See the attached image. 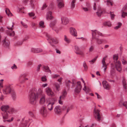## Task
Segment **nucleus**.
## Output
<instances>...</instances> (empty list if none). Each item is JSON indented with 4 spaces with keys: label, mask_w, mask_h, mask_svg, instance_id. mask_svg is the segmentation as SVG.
Segmentation results:
<instances>
[{
    "label": "nucleus",
    "mask_w": 127,
    "mask_h": 127,
    "mask_svg": "<svg viewBox=\"0 0 127 127\" xmlns=\"http://www.w3.org/2000/svg\"><path fill=\"white\" fill-rule=\"evenodd\" d=\"M94 47L92 46H91L89 49V52H91L94 49Z\"/></svg>",
    "instance_id": "nucleus-60"
},
{
    "label": "nucleus",
    "mask_w": 127,
    "mask_h": 127,
    "mask_svg": "<svg viewBox=\"0 0 127 127\" xmlns=\"http://www.w3.org/2000/svg\"><path fill=\"white\" fill-rule=\"evenodd\" d=\"M28 0H30V4L32 8H33L34 6V4L33 3L34 1L33 0H24L23 1V2L25 3H27Z\"/></svg>",
    "instance_id": "nucleus-19"
},
{
    "label": "nucleus",
    "mask_w": 127,
    "mask_h": 127,
    "mask_svg": "<svg viewBox=\"0 0 127 127\" xmlns=\"http://www.w3.org/2000/svg\"><path fill=\"white\" fill-rule=\"evenodd\" d=\"M41 66V65L40 64H39L37 66V69H36V71H37L38 72L40 70V66Z\"/></svg>",
    "instance_id": "nucleus-58"
},
{
    "label": "nucleus",
    "mask_w": 127,
    "mask_h": 127,
    "mask_svg": "<svg viewBox=\"0 0 127 127\" xmlns=\"http://www.w3.org/2000/svg\"><path fill=\"white\" fill-rule=\"evenodd\" d=\"M122 24L121 23L118 22V25L117 26L115 27H114V29H118L120 28L122 26Z\"/></svg>",
    "instance_id": "nucleus-35"
},
{
    "label": "nucleus",
    "mask_w": 127,
    "mask_h": 127,
    "mask_svg": "<svg viewBox=\"0 0 127 127\" xmlns=\"http://www.w3.org/2000/svg\"><path fill=\"white\" fill-rule=\"evenodd\" d=\"M102 67H104V72H105L107 68V65L106 64V63H102Z\"/></svg>",
    "instance_id": "nucleus-33"
},
{
    "label": "nucleus",
    "mask_w": 127,
    "mask_h": 127,
    "mask_svg": "<svg viewBox=\"0 0 127 127\" xmlns=\"http://www.w3.org/2000/svg\"><path fill=\"white\" fill-rule=\"evenodd\" d=\"M76 0H72L70 3V7L71 9L72 10L75 7V2Z\"/></svg>",
    "instance_id": "nucleus-26"
},
{
    "label": "nucleus",
    "mask_w": 127,
    "mask_h": 127,
    "mask_svg": "<svg viewBox=\"0 0 127 127\" xmlns=\"http://www.w3.org/2000/svg\"><path fill=\"white\" fill-rule=\"evenodd\" d=\"M107 5H110L111 6H112L113 5L112 1H109L107 2H106Z\"/></svg>",
    "instance_id": "nucleus-47"
},
{
    "label": "nucleus",
    "mask_w": 127,
    "mask_h": 127,
    "mask_svg": "<svg viewBox=\"0 0 127 127\" xmlns=\"http://www.w3.org/2000/svg\"><path fill=\"white\" fill-rule=\"evenodd\" d=\"M11 96L13 100H14L16 98V95L15 92L14 90L12 91V92L10 93Z\"/></svg>",
    "instance_id": "nucleus-24"
},
{
    "label": "nucleus",
    "mask_w": 127,
    "mask_h": 127,
    "mask_svg": "<svg viewBox=\"0 0 127 127\" xmlns=\"http://www.w3.org/2000/svg\"><path fill=\"white\" fill-rule=\"evenodd\" d=\"M83 66L85 70H87L88 67L85 62H84L83 63Z\"/></svg>",
    "instance_id": "nucleus-46"
},
{
    "label": "nucleus",
    "mask_w": 127,
    "mask_h": 127,
    "mask_svg": "<svg viewBox=\"0 0 127 127\" xmlns=\"http://www.w3.org/2000/svg\"><path fill=\"white\" fill-rule=\"evenodd\" d=\"M95 113V117L97 121H99L101 119V117L99 113L100 110H97L96 111L95 110V107L94 110Z\"/></svg>",
    "instance_id": "nucleus-6"
},
{
    "label": "nucleus",
    "mask_w": 127,
    "mask_h": 127,
    "mask_svg": "<svg viewBox=\"0 0 127 127\" xmlns=\"http://www.w3.org/2000/svg\"><path fill=\"white\" fill-rule=\"evenodd\" d=\"M14 90L12 87L9 85L6 87L3 90V92L4 94L8 95L10 94L12 91Z\"/></svg>",
    "instance_id": "nucleus-5"
},
{
    "label": "nucleus",
    "mask_w": 127,
    "mask_h": 127,
    "mask_svg": "<svg viewBox=\"0 0 127 127\" xmlns=\"http://www.w3.org/2000/svg\"><path fill=\"white\" fill-rule=\"evenodd\" d=\"M102 84L103 87L105 89L107 90H109L110 89V86L106 81H103L102 82Z\"/></svg>",
    "instance_id": "nucleus-11"
},
{
    "label": "nucleus",
    "mask_w": 127,
    "mask_h": 127,
    "mask_svg": "<svg viewBox=\"0 0 127 127\" xmlns=\"http://www.w3.org/2000/svg\"><path fill=\"white\" fill-rule=\"evenodd\" d=\"M9 106L8 105H3L0 107L1 110L3 111L1 113L3 119L4 120L8 119L10 114L11 112L8 110L9 108Z\"/></svg>",
    "instance_id": "nucleus-3"
},
{
    "label": "nucleus",
    "mask_w": 127,
    "mask_h": 127,
    "mask_svg": "<svg viewBox=\"0 0 127 127\" xmlns=\"http://www.w3.org/2000/svg\"><path fill=\"white\" fill-rule=\"evenodd\" d=\"M107 57V56H105V57H104L102 61V63H106L105 61V59H106Z\"/></svg>",
    "instance_id": "nucleus-52"
},
{
    "label": "nucleus",
    "mask_w": 127,
    "mask_h": 127,
    "mask_svg": "<svg viewBox=\"0 0 127 127\" xmlns=\"http://www.w3.org/2000/svg\"><path fill=\"white\" fill-rule=\"evenodd\" d=\"M40 112L42 115L46 114L47 111L46 108L44 107H42L40 109Z\"/></svg>",
    "instance_id": "nucleus-18"
},
{
    "label": "nucleus",
    "mask_w": 127,
    "mask_h": 127,
    "mask_svg": "<svg viewBox=\"0 0 127 127\" xmlns=\"http://www.w3.org/2000/svg\"><path fill=\"white\" fill-rule=\"evenodd\" d=\"M77 85L75 88L74 91L77 93H79L81 90L82 86L80 81L77 82Z\"/></svg>",
    "instance_id": "nucleus-8"
},
{
    "label": "nucleus",
    "mask_w": 127,
    "mask_h": 127,
    "mask_svg": "<svg viewBox=\"0 0 127 127\" xmlns=\"http://www.w3.org/2000/svg\"><path fill=\"white\" fill-rule=\"evenodd\" d=\"M47 6L45 4H44L41 9L43 10Z\"/></svg>",
    "instance_id": "nucleus-61"
},
{
    "label": "nucleus",
    "mask_w": 127,
    "mask_h": 127,
    "mask_svg": "<svg viewBox=\"0 0 127 127\" xmlns=\"http://www.w3.org/2000/svg\"><path fill=\"white\" fill-rule=\"evenodd\" d=\"M54 111L57 114H60L62 113L61 108L59 106H56L54 108Z\"/></svg>",
    "instance_id": "nucleus-14"
},
{
    "label": "nucleus",
    "mask_w": 127,
    "mask_h": 127,
    "mask_svg": "<svg viewBox=\"0 0 127 127\" xmlns=\"http://www.w3.org/2000/svg\"><path fill=\"white\" fill-rule=\"evenodd\" d=\"M64 40L66 43H69L70 42V40L68 39L67 38V37L66 35H64Z\"/></svg>",
    "instance_id": "nucleus-37"
},
{
    "label": "nucleus",
    "mask_w": 127,
    "mask_h": 127,
    "mask_svg": "<svg viewBox=\"0 0 127 127\" xmlns=\"http://www.w3.org/2000/svg\"><path fill=\"white\" fill-rule=\"evenodd\" d=\"M46 102L48 104L47 105V107L49 110L51 111L53 108V105L54 104V102H51L50 101H49L47 100Z\"/></svg>",
    "instance_id": "nucleus-10"
},
{
    "label": "nucleus",
    "mask_w": 127,
    "mask_h": 127,
    "mask_svg": "<svg viewBox=\"0 0 127 127\" xmlns=\"http://www.w3.org/2000/svg\"><path fill=\"white\" fill-rule=\"evenodd\" d=\"M13 24H12V26H11V27H7V28L8 29H10V30H11V31H12V28L13 27Z\"/></svg>",
    "instance_id": "nucleus-59"
},
{
    "label": "nucleus",
    "mask_w": 127,
    "mask_h": 127,
    "mask_svg": "<svg viewBox=\"0 0 127 127\" xmlns=\"http://www.w3.org/2000/svg\"><path fill=\"white\" fill-rule=\"evenodd\" d=\"M127 8V6L126 4L125 5V6L123 7L122 11H126Z\"/></svg>",
    "instance_id": "nucleus-49"
},
{
    "label": "nucleus",
    "mask_w": 127,
    "mask_h": 127,
    "mask_svg": "<svg viewBox=\"0 0 127 127\" xmlns=\"http://www.w3.org/2000/svg\"><path fill=\"white\" fill-rule=\"evenodd\" d=\"M62 24L65 25L68 23V19L66 17H62L61 18Z\"/></svg>",
    "instance_id": "nucleus-15"
},
{
    "label": "nucleus",
    "mask_w": 127,
    "mask_h": 127,
    "mask_svg": "<svg viewBox=\"0 0 127 127\" xmlns=\"http://www.w3.org/2000/svg\"><path fill=\"white\" fill-rule=\"evenodd\" d=\"M122 82L123 85V87L124 88L126 89H127V87L126 82L124 78H123L122 81Z\"/></svg>",
    "instance_id": "nucleus-28"
},
{
    "label": "nucleus",
    "mask_w": 127,
    "mask_h": 127,
    "mask_svg": "<svg viewBox=\"0 0 127 127\" xmlns=\"http://www.w3.org/2000/svg\"><path fill=\"white\" fill-rule=\"evenodd\" d=\"M11 68L12 69H16L17 68V67L15 64H14L11 67Z\"/></svg>",
    "instance_id": "nucleus-57"
},
{
    "label": "nucleus",
    "mask_w": 127,
    "mask_h": 127,
    "mask_svg": "<svg viewBox=\"0 0 127 127\" xmlns=\"http://www.w3.org/2000/svg\"><path fill=\"white\" fill-rule=\"evenodd\" d=\"M70 33L72 35L75 36H77V33L74 28H70Z\"/></svg>",
    "instance_id": "nucleus-17"
},
{
    "label": "nucleus",
    "mask_w": 127,
    "mask_h": 127,
    "mask_svg": "<svg viewBox=\"0 0 127 127\" xmlns=\"http://www.w3.org/2000/svg\"><path fill=\"white\" fill-rule=\"evenodd\" d=\"M62 99V98H61V99H60H60L59 100V103L61 104H63V103L62 101H61V99Z\"/></svg>",
    "instance_id": "nucleus-64"
},
{
    "label": "nucleus",
    "mask_w": 127,
    "mask_h": 127,
    "mask_svg": "<svg viewBox=\"0 0 127 127\" xmlns=\"http://www.w3.org/2000/svg\"><path fill=\"white\" fill-rule=\"evenodd\" d=\"M58 7L60 9L63 7L64 4L63 2H57Z\"/></svg>",
    "instance_id": "nucleus-20"
},
{
    "label": "nucleus",
    "mask_w": 127,
    "mask_h": 127,
    "mask_svg": "<svg viewBox=\"0 0 127 127\" xmlns=\"http://www.w3.org/2000/svg\"><path fill=\"white\" fill-rule=\"evenodd\" d=\"M104 25H105L108 26V27H110L111 26V24L110 22L107 21L106 22L104 23Z\"/></svg>",
    "instance_id": "nucleus-38"
},
{
    "label": "nucleus",
    "mask_w": 127,
    "mask_h": 127,
    "mask_svg": "<svg viewBox=\"0 0 127 127\" xmlns=\"http://www.w3.org/2000/svg\"><path fill=\"white\" fill-rule=\"evenodd\" d=\"M46 18L47 20L48 19L50 20H53V21L51 22L50 25V26L51 27H53L56 24L57 20L52 15V12L51 11H49L47 13V16Z\"/></svg>",
    "instance_id": "nucleus-4"
},
{
    "label": "nucleus",
    "mask_w": 127,
    "mask_h": 127,
    "mask_svg": "<svg viewBox=\"0 0 127 127\" xmlns=\"http://www.w3.org/2000/svg\"><path fill=\"white\" fill-rule=\"evenodd\" d=\"M5 12L6 14L8 15V16H10L12 15V14L10 12L9 9L6 8V9L5 10Z\"/></svg>",
    "instance_id": "nucleus-30"
},
{
    "label": "nucleus",
    "mask_w": 127,
    "mask_h": 127,
    "mask_svg": "<svg viewBox=\"0 0 127 127\" xmlns=\"http://www.w3.org/2000/svg\"><path fill=\"white\" fill-rule=\"evenodd\" d=\"M32 52L34 53H38L42 52L43 50L39 48H32L31 49Z\"/></svg>",
    "instance_id": "nucleus-13"
},
{
    "label": "nucleus",
    "mask_w": 127,
    "mask_h": 127,
    "mask_svg": "<svg viewBox=\"0 0 127 127\" xmlns=\"http://www.w3.org/2000/svg\"><path fill=\"white\" fill-rule=\"evenodd\" d=\"M47 80V79L44 77H42L41 78V80L43 82H44L46 81Z\"/></svg>",
    "instance_id": "nucleus-62"
},
{
    "label": "nucleus",
    "mask_w": 127,
    "mask_h": 127,
    "mask_svg": "<svg viewBox=\"0 0 127 127\" xmlns=\"http://www.w3.org/2000/svg\"><path fill=\"white\" fill-rule=\"evenodd\" d=\"M43 70L46 72H49L50 74H51L52 72L49 69L48 66H43Z\"/></svg>",
    "instance_id": "nucleus-23"
},
{
    "label": "nucleus",
    "mask_w": 127,
    "mask_h": 127,
    "mask_svg": "<svg viewBox=\"0 0 127 127\" xmlns=\"http://www.w3.org/2000/svg\"><path fill=\"white\" fill-rule=\"evenodd\" d=\"M28 113L31 117H33L34 116V115L33 113L29 111L28 112Z\"/></svg>",
    "instance_id": "nucleus-50"
},
{
    "label": "nucleus",
    "mask_w": 127,
    "mask_h": 127,
    "mask_svg": "<svg viewBox=\"0 0 127 127\" xmlns=\"http://www.w3.org/2000/svg\"><path fill=\"white\" fill-rule=\"evenodd\" d=\"M95 94L97 95V98L100 99V98L101 96L97 93H95Z\"/></svg>",
    "instance_id": "nucleus-63"
},
{
    "label": "nucleus",
    "mask_w": 127,
    "mask_h": 127,
    "mask_svg": "<svg viewBox=\"0 0 127 127\" xmlns=\"http://www.w3.org/2000/svg\"><path fill=\"white\" fill-rule=\"evenodd\" d=\"M70 84H71V83L70 80H68L66 82V86L68 87H70Z\"/></svg>",
    "instance_id": "nucleus-39"
},
{
    "label": "nucleus",
    "mask_w": 127,
    "mask_h": 127,
    "mask_svg": "<svg viewBox=\"0 0 127 127\" xmlns=\"http://www.w3.org/2000/svg\"><path fill=\"white\" fill-rule=\"evenodd\" d=\"M118 58V55L115 54L113 56V59L114 60V63H115L117 61Z\"/></svg>",
    "instance_id": "nucleus-31"
},
{
    "label": "nucleus",
    "mask_w": 127,
    "mask_h": 127,
    "mask_svg": "<svg viewBox=\"0 0 127 127\" xmlns=\"http://www.w3.org/2000/svg\"><path fill=\"white\" fill-rule=\"evenodd\" d=\"M88 6L87 7H83V9L85 11H88V8L90 7V5L89 4H88Z\"/></svg>",
    "instance_id": "nucleus-43"
},
{
    "label": "nucleus",
    "mask_w": 127,
    "mask_h": 127,
    "mask_svg": "<svg viewBox=\"0 0 127 127\" xmlns=\"http://www.w3.org/2000/svg\"><path fill=\"white\" fill-rule=\"evenodd\" d=\"M122 17L123 18H125V16H127V13L125 12L124 11H122Z\"/></svg>",
    "instance_id": "nucleus-36"
},
{
    "label": "nucleus",
    "mask_w": 127,
    "mask_h": 127,
    "mask_svg": "<svg viewBox=\"0 0 127 127\" xmlns=\"http://www.w3.org/2000/svg\"><path fill=\"white\" fill-rule=\"evenodd\" d=\"M56 88V90L59 91L60 90V86L57 83H56L54 84Z\"/></svg>",
    "instance_id": "nucleus-32"
},
{
    "label": "nucleus",
    "mask_w": 127,
    "mask_h": 127,
    "mask_svg": "<svg viewBox=\"0 0 127 127\" xmlns=\"http://www.w3.org/2000/svg\"><path fill=\"white\" fill-rule=\"evenodd\" d=\"M3 46L5 47L8 48L9 46V41L6 39V38L2 41Z\"/></svg>",
    "instance_id": "nucleus-16"
},
{
    "label": "nucleus",
    "mask_w": 127,
    "mask_h": 127,
    "mask_svg": "<svg viewBox=\"0 0 127 127\" xmlns=\"http://www.w3.org/2000/svg\"><path fill=\"white\" fill-rule=\"evenodd\" d=\"M41 97L40 99V103H44L45 102V95L43 94L42 90L39 88L38 91L35 88H34L29 92V101L32 104H35V101L38 98Z\"/></svg>",
    "instance_id": "nucleus-1"
},
{
    "label": "nucleus",
    "mask_w": 127,
    "mask_h": 127,
    "mask_svg": "<svg viewBox=\"0 0 127 127\" xmlns=\"http://www.w3.org/2000/svg\"><path fill=\"white\" fill-rule=\"evenodd\" d=\"M111 73L112 74V73L113 72H114V70H115V67L113 65V64L112 63L111 64Z\"/></svg>",
    "instance_id": "nucleus-34"
},
{
    "label": "nucleus",
    "mask_w": 127,
    "mask_h": 127,
    "mask_svg": "<svg viewBox=\"0 0 127 127\" xmlns=\"http://www.w3.org/2000/svg\"><path fill=\"white\" fill-rule=\"evenodd\" d=\"M123 100H121L120 102L119 103V105L120 106H121L122 105H123L124 106H125L126 108H127V101L125 102L124 103H123Z\"/></svg>",
    "instance_id": "nucleus-27"
},
{
    "label": "nucleus",
    "mask_w": 127,
    "mask_h": 127,
    "mask_svg": "<svg viewBox=\"0 0 127 127\" xmlns=\"http://www.w3.org/2000/svg\"><path fill=\"white\" fill-rule=\"evenodd\" d=\"M92 35L93 39H95L96 40V42L98 44H101L103 40L102 39L98 38L99 35L103 36L102 34L100 32L95 30H92Z\"/></svg>",
    "instance_id": "nucleus-2"
},
{
    "label": "nucleus",
    "mask_w": 127,
    "mask_h": 127,
    "mask_svg": "<svg viewBox=\"0 0 127 127\" xmlns=\"http://www.w3.org/2000/svg\"><path fill=\"white\" fill-rule=\"evenodd\" d=\"M45 91L47 94L48 95L51 96L54 95V94L50 88L49 87L45 89Z\"/></svg>",
    "instance_id": "nucleus-12"
},
{
    "label": "nucleus",
    "mask_w": 127,
    "mask_h": 127,
    "mask_svg": "<svg viewBox=\"0 0 127 127\" xmlns=\"http://www.w3.org/2000/svg\"><path fill=\"white\" fill-rule=\"evenodd\" d=\"M114 63L115 64V67L117 70L119 72H121L122 70V67L120 61H118Z\"/></svg>",
    "instance_id": "nucleus-7"
},
{
    "label": "nucleus",
    "mask_w": 127,
    "mask_h": 127,
    "mask_svg": "<svg viewBox=\"0 0 127 127\" xmlns=\"http://www.w3.org/2000/svg\"><path fill=\"white\" fill-rule=\"evenodd\" d=\"M110 16L111 19L113 20L114 18V17L115 16V15L114 14L113 12H110Z\"/></svg>",
    "instance_id": "nucleus-41"
},
{
    "label": "nucleus",
    "mask_w": 127,
    "mask_h": 127,
    "mask_svg": "<svg viewBox=\"0 0 127 127\" xmlns=\"http://www.w3.org/2000/svg\"><path fill=\"white\" fill-rule=\"evenodd\" d=\"M48 37L49 38L47 39V40H50L52 41L53 43L55 44H57L58 43V41L57 39L52 38L50 36H49Z\"/></svg>",
    "instance_id": "nucleus-22"
},
{
    "label": "nucleus",
    "mask_w": 127,
    "mask_h": 127,
    "mask_svg": "<svg viewBox=\"0 0 127 127\" xmlns=\"http://www.w3.org/2000/svg\"><path fill=\"white\" fill-rule=\"evenodd\" d=\"M98 57V56H96V57H95V58H94L91 61H89V62H91L92 63V64H93L96 60L97 58Z\"/></svg>",
    "instance_id": "nucleus-42"
},
{
    "label": "nucleus",
    "mask_w": 127,
    "mask_h": 127,
    "mask_svg": "<svg viewBox=\"0 0 127 127\" xmlns=\"http://www.w3.org/2000/svg\"><path fill=\"white\" fill-rule=\"evenodd\" d=\"M122 62L123 64L124 65L127 64V61L124 59H123V60H122Z\"/></svg>",
    "instance_id": "nucleus-54"
},
{
    "label": "nucleus",
    "mask_w": 127,
    "mask_h": 127,
    "mask_svg": "<svg viewBox=\"0 0 127 127\" xmlns=\"http://www.w3.org/2000/svg\"><path fill=\"white\" fill-rule=\"evenodd\" d=\"M67 95V93L66 91L65 90H64L62 92V95L60 96V99H61V98H62V99H64L66 96Z\"/></svg>",
    "instance_id": "nucleus-21"
},
{
    "label": "nucleus",
    "mask_w": 127,
    "mask_h": 127,
    "mask_svg": "<svg viewBox=\"0 0 127 127\" xmlns=\"http://www.w3.org/2000/svg\"><path fill=\"white\" fill-rule=\"evenodd\" d=\"M44 22L43 21H41L39 23V25L40 27L42 28H43L44 27Z\"/></svg>",
    "instance_id": "nucleus-44"
},
{
    "label": "nucleus",
    "mask_w": 127,
    "mask_h": 127,
    "mask_svg": "<svg viewBox=\"0 0 127 127\" xmlns=\"http://www.w3.org/2000/svg\"><path fill=\"white\" fill-rule=\"evenodd\" d=\"M60 76L59 75L56 74L53 75H52V77L53 78L56 79L60 77Z\"/></svg>",
    "instance_id": "nucleus-45"
},
{
    "label": "nucleus",
    "mask_w": 127,
    "mask_h": 127,
    "mask_svg": "<svg viewBox=\"0 0 127 127\" xmlns=\"http://www.w3.org/2000/svg\"><path fill=\"white\" fill-rule=\"evenodd\" d=\"M83 90L85 91L86 94H88L89 93L90 90L88 88H87L85 85L84 86V88L83 89Z\"/></svg>",
    "instance_id": "nucleus-29"
},
{
    "label": "nucleus",
    "mask_w": 127,
    "mask_h": 127,
    "mask_svg": "<svg viewBox=\"0 0 127 127\" xmlns=\"http://www.w3.org/2000/svg\"><path fill=\"white\" fill-rule=\"evenodd\" d=\"M102 10L100 7H98L97 9V11L96 13L98 16H100L101 15L102 13Z\"/></svg>",
    "instance_id": "nucleus-25"
},
{
    "label": "nucleus",
    "mask_w": 127,
    "mask_h": 127,
    "mask_svg": "<svg viewBox=\"0 0 127 127\" xmlns=\"http://www.w3.org/2000/svg\"><path fill=\"white\" fill-rule=\"evenodd\" d=\"M9 34V35L10 36H13L14 35H15V33L13 31H12V33H8V34Z\"/></svg>",
    "instance_id": "nucleus-51"
},
{
    "label": "nucleus",
    "mask_w": 127,
    "mask_h": 127,
    "mask_svg": "<svg viewBox=\"0 0 127 127\" xmlns=\"http://www.w3.org/2000/svg\"><path fill=\"white\" fill-rule=\"evenodd\" d=\"M29 15L31 17L34 16V14L32 12L29 13Z\"/></svg>",
    "instance_id": "nucleus-56"
},
{
    "label": "nucleus",
    "mask_w": 127,
    "mask_h": 127,
    "mask_svg": "<svg viewBox=\"0 0 127 127\" xmlns=\"http://www.w3.org/2000/svg\"><path fill=\"white\" fill-rule=\"evenodd\" d=\"M23 26L25 28H27L28 27L27 25L25 23L23 22H21Z\"/></svg>",
    "instance_id": "nucleus-48"
},
{
    "label": "nucleus",
    "mask_w": 127,
    "mask_h": 127,
    "mask_svg": "<svg viewBox=\"0 0 127 127\" xmlns=\"http://www.w3.org/2000/svg\"><path fill=\"white\" fill-rule=\"evenodd\" d=\"M10 111L12 113L15 112L16 111V110L14 108H11L10 109Z\"/></svg>",
    "instance_id": "nucleus-55"
},
{
    "label": "nucleus",
    "mask_w": 127,
    "mask_h": 127,
    "mask_svg": "<svg viewBox=\"0 0 127 127\" xmlns=\"http://www.w3.org/2000/svg\"><path fill=\"white\" fill-rule=\"evenodd\" d=\"M23 42V41L22 40L21 41H18L16 43L15 45L16 46H18L21 45L22 44Z\"/></svg>",
    "instance_id": "nucleus-40"
},
{
    "label": "nucleus",
    "mask_w": 127,
    "mask_h": 127,
    "mask_svg": "<svg viewBox=\"0 0 127 127\" xmlns=\"http://www.w3.org/2000/svg\"><path fill=\"white\" fill-rule=\"evenodd\" d=\"M75 53L77 54L83 56L84 55L83 52L77 46H75Z\"/></svg>",
    "instance_id": "nucleus-9"
},
{
    "label": "nucleus",
    "mask_w": 127,
    "mask_h": 127,
    "mask_svg": "<svg viewBox=\"0 0 127 127\" xmlns=\"http://www.w3.org/2000/svg\"><path fill=\"white\" fill-rule=\"evenodd\" d=\"M29 37L28 36H26L25 38L23 40V42L24 41H27L28 39L29 38Z\"/></svg>",
    "instance_id": "nucleus-53"
}]
</instances>
